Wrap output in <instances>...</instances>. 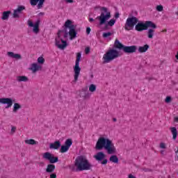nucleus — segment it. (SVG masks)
Returning <instances> with one entry per match:
<instances>
[{
	"mask_svg": "<svg viewBox=\"0 0 178 178\" xmlns=\"http://www.w3.org/2000/svg\"><path fill=\"white\" fill-rule=\"evenodd\" d=\"M96 149L101 151V149H105L107 151V154L112 155L116 154V147L112 140L109 138L104 137H100L96 143Z\"/></svg>",
	"mask_w": 178,
	"mask_h": 178,
	"instance_id": "obj_1",
	"label": "nucleus"
},
{
	"mask_svg": "<svg viewBox=\"0 0 178 178\" xmlns=\"http://www.w3.org/2000/svg\"><path fill=\"white\" fill-rule=\"evenodd\" d=\"M74 166L76 172H83V170H91L92 164L88 161L87 158L79 156L75 159Z\"/></svg>",
	"mask_w": 178,
	"mask_h": 178,
	"instance_id": "obj_2",
	"label": "nucleus"
},
{
	"mask_svg": "<svg viewBox=\"0 0 178 178\" xmlns=\"http://www.w3.org/2000/svg\"><path fill=\"white\" fill-rule=\"evenodd\" d=\"M67 38L69 37V31L67 29L59 31L58 33V38H56V45L59 49H65L67 47V42L63 40L62 38Z\"/></svg>",
	"mask_w": 178,
	"mask_h": 178,
	"instance_id": "obj_3",
	"label": "nucleus"
},
{
	"mask_svg": "<svg viewBox=\"0 0 178 178\" xmlns=\"http://www.w3.org/2000/svg\"><path fill=\"white\" fill-rule=\"evenodd\" d=\"M120 56L119 51L115 49H110L103 56V63H111L112 60L118 59Z\"/></svg>",
	"mask_w": 178,
	"mask_h": 178,
	"instance_id": "obj_4",
	"label": "nucleus"
},
{
	"mask_svg": "<svg viewBox=\"0 0 178 178\" xmlns=\"http://www.w3.org/2000/svg\"><path fill=\"white\" fill-rule=\"evenodd\" d=\"M101 10H103V12L104 13H102L100 16H97L96 17V19L99 20V26L105 24V23H106V21L109 20V18L111 17V13L108 12V8H106V7H102L101 8Z\"/></svg>",
	"mask_w": 178,
	"mask_h": 178,
	"instance_id": "obj_5",
	"label": "nucleus"
},
{
	"mask_svg": "<svg viewBox=\"0 0 178 178\" xmlns=\"http://www.w3.org/2000/svg\"><path fill=\"white\" fill-rule=\"evenodd\" d=\"M80 59H81V53H77L76 54V59L75 61V65L74 67V83H76L77 80H79V76H80V72L81 68H80Z\"/></svg>",
	"mask_w": 178,
	"mask_h": 178,
	"instance_id": "obj_6",
	"label": "nucleus"
},
{
	"mask_svg": "<svg viewBox=\"0 0 178 178\" xmlns=\"http://www.w3.org/2000/svg\"><path fill=\"white\" fill-rule=\"evenodd\" d=\"M148 27L156 29V25L151 21L145 22V24L144 22H138L136 24L135 30H136V31H144V30H147Z\"/></svg>",
	"mask_w": 178,
	"mask_h": 178,
	"instance_id": "obj_7",
	"label": "nucleus"
},
{
	"mask_svg": "<svg viewBox=\"0 0 178 178\" xmlns=\"http://www.w3.org/2000/svg\"><path fill=\"white\" fill-rule=\"evenodd\" d=\"M64 26H65L64 29L70 30L69 35L70 37V40H73L74 38H76V35H77V32H76V30H75L76 26L72 24V21L70 19L67 20Z\"/></svg>",
	"mask_w": 178,
	"mask_h": 178,
	"instance_id": "obj_8",
	"label": "nucleus"
},
{
	"mask_svg": "<svg viewBox=\"0 0 178 178\" xmlns=\"http://www.w3.org/2000/svg\"><path fill=\"white\" fill-rule=\"evenodd\" d=\"M137 23H138V18L136 17H128L124 25L125 30H127V31L133 30L134 26H136Z\"/></svg>",
	"mask_w": 178,
	"mask_h": 178,
	"instance_id": "obj_9",
	"label": "nucleus"
},
{
	"mask_svg": "<svg viewBox=\"0 0 178 178\" xmlns=\"http://www.w3.org/2000/svg\"><path fill=\"white\" fill-rule=\"evenodd\" d=\"M40 21L39 19H38L35 24L31 20H28V25L29 27H33V31L35 34L40 33Z\"/></svg>",
	"mask_w": 178,
	"mask_h": 178,
	"instance_id": "obj_10",
	"label": "nucleus"
},
{
	"mask_svg": "<svg viewBox=\"0 0 178 178\" xmlns=\"http://www.w3.org/2000/svg\"><path fill=\"white\" fill-rule=\"evenodd\" d=\"M45 159L49 161V163H56V162L59 161L58 156H55V155L49 152L45 153Z\"/></svg>",
	"mask_w": 178,
	"mask_h": 178,
	"instance_id": "obj_11",
	"label": "nucleus"
},
{
	"mask_svg": "<svg viewBox=\"0 0 178 178\" xmlns=\"http://www.w3.org/2000/svg\"><path fill=\"white\" fill-rule=\"evenodd\" d=\"M0 104L3 105H7L6 108H10L13 105V99L12 98H0Z\"/></svg>",
	"mask_w": 178,
	"mask_h": 178,
	"instance_id": "obj_12",
	"label": "nucleus"
},
{
	"mask_svg": "<svg viewBox=\"0 0 178 178\" xmlns=\"http://www.w3.org/2000/svg\"><path fill=\"white\" fill-rule=\"evenodd\" d=\"M123 51L125 54H134L137 51V46H124Z\"/></svg>",
	"mask_w": 178,
	"mask_h": 178,
	"instance_id": "obj_13",
	"label": "nucleus"
},
{
	"mask_svg": "<svg viewBox=\"0 0 178 178\" xmlns=\"http://www.w3.org/2000/svg\"><path fill=\"white\" fill-rule=\"evenodd\" d=\"M24 9H26V7H24V6H19L18 8L14 10L13 17L14 19H19V17H20L19 13H22V10H24Z\"/></svg>",
	"mask_w": 178,
	"mask_h": 178,
	"instance_id": "obj_14",
	"label": "nucleus"
},
{
	"mask_svg": "<svg viewBox=\"0 0 178 178\" xmlns=\"http://www.w3.org/2000/svg\"><path fill=\"white\" fill-rule=\"evenodd\" d=\"M44 2H45V0H31V5L32 6H35V5L38 3V9H41V8H42V6L44 5Z\"/></svg>",
	"mask_w": 178,
	"mask_h": 178,
	"instance_id": "obj_15",
	"label": "nucleus"
},
{
	"mask_svg": "<svg viewBox=\"0 0 178 178\" xmlns=\"http://www.w3.org/2000/svg\"><path fill=\"white\" fill-rule=\"evenodd\" d=\"M79 97L81 98H83V99H90V97H91V95L90 92L86 91V90L82 89V91L79 93Z\"/></svg>",
	"mask_w": 178,
	"mask_h": 178,
	"instance_id": "obj_16",
	"label": "nucleus"
},
{
	"mask_svg": "<svg viewBox=\"0 0 178 178\" xmlns=\"http://www.w3.org/2000/svg\"><path fill=\"white\" fill-rule=\"evenodd\" d=\"M59 148H60V141L56 140L53 143H50V149H59Z\"/></svg>",
	"mask_w": 178,
	"mask_h": 178,
	"instance_id": "obj_17",
	"label": "nucleus"
},
{
	"mask_svg": "<svg viewBox=\"0 0 178 178\" xmlns=\"http://www.w3.org/2000/svg\"><path fill=\"white\" fill-rule=\"evenodd\" d=\"M42 68V67H41V65H38L37 63H33L31 65V70H32V72H33V73H35V72H38V70H41V69Z\"/></svg>",
	"mask_w": 178,
	"mask_h": 178,
	"instance_id": "obj_18",
	"label": "nucleus"
},
{
	"mask_svg": "<svg viewBox=\"0 0 178 178\" xmlns=\"http://www.w3.org/2000/svg\"><path fill=\"white\" fill-rule=\"evenodd\" d=\"M94 158L96 159V161H102L105 159V154H104L102 152H99L96 155H95Z\"/></svg>",
	"mask_w": 178,
	"mask_h": 178,
	"instance_id": "obj_19",
	"label": "nucleus"
},
{
	"mask_svg": "<svg viewBox=\"0 0 178 178\" xmlns=\"http://www.w3.org/2000/svg\"><path fill=\"white\" fill-rule=\"evenodd\" d=\"M115 48H117L118 49H122V51L124 49V45H123L119 40L116 39L114 43Z\"/></svg>",
	"mask_w": 178,
	"mask_h": 178,
	"instance_id": "obj_20",
	"label": "nucleus"
},
{
	"mask_svg": "<svg viewBox=\"0 0 178 178\" xmlns=\"http://www.w3.org/2000/svg\"><path fill=\"white\" fill-rule=\"evenodd\" d=\"M7 54L10 58H14V59H22V56L19 54H15L13 51H8Z\"/></svg>",
	"mask_w": 178,
	"mask_h": 178,
	"instance_id": "obj_21",
	"label": "nucleus"
},
{
	"mask_svg": "<svg viewBox=\"0 0 178 178\" xmlns=\"http://www.w3.org/2000/svg\"><path fill=\"white\" fill-rule=\"evenodd\" d=\"M10 13H12V11L10 10L3 12L1 20H8L9 19V16L10 15Z\"/></svg>",
	"mask_w": 178,
	"mask_h": 178,
	"instance_id": "obj_22",
	"label": "nucleus"
},
{
	"mask_svg": "<svg viewBox=\"0 0 178 178\" xmlns=\"http://www.w3.org/2000/svg\"><path fill=\"white\" fill-rule=\"evenodd\" d=\"M154 35H155V29H149L147 31V38L152 40V38H154Z\"/></svg>",
	"mask_w": 178,
	"mask_h": 178,
	"instance_id": "obj_23",
	"label": "nucleus"
},
{
	"mask_svg": "<svg viewBox=\"0 0 178 178\" xmlns=\"http://www.w3.org/2000/svg\"><path fill=\"white\" fill-rule=\"evenodd\" d=\"M149 48V45H148V44H145L143 47H139L138 52H140V54L147 52L148 51Z\"/></svg>",
	"mask_w": 178,
	"mask_h": 178,
	"instance_id": "obj_24",
	"label": "nucleus"
},
{
	"mask_svg": "<svg viewBox=\"0 0 178 178\" xmlns=\"http://www.w3.org/2000/svg\"><path fill=\"white\" fill-rule=\"evenodd\" d=\"M170 129L172 134L173 140H176V138H177V129H176V127H171L170 128Z\"/></svg>",
	"mask_w": 178,
	"mask_h": 178,
	"instance_id": "obj_25",
	"label": "nucleus"
},
{
	"mask_svg": "<svg viewBox=\"0 0 178 178\" xmlns=\"http://www.w3.org/2000/svg\"><path fill=\"white\" fill-rule=\"evenodd\" d=\"M17 81H19V83L24 81L26 83L29 81V78L26 76H17Z\"/></svg>",
	"mask_w": 178,
	"mask_h": 178,
	"instance_id": "obj_26",
	"label": "nucleus"
},
{
	"mask_svg": "<svg viewBox=\"0 0 178 178\" xmlns=\"http://www.w3.org/2000/svg\"><path fill=\"white\" fill-rule=\"evenodd\" d=\"M55 170V165L54 164H49L47 165V168L46 169V172L47 173H52Z\"/></svg>",
	"mask_w": 178,
	"mask_h": 178,
	"instance_id": "obj_27",
	"label": "nucleus"
},
{
	"mask_svg": "<svg viewBox=\"0 0 178 178\" xmlns=\"http://www.w3.org/2000/svg\"><path fill=\"white\" fill-rule=\"evenodd\" d=\"M109 161L110 162H113V163H119V158L116 155L111 156Z\"/></svg>",
	"mask_w": 178,
	"mask_h": 178,
	"instance_id": "obj_28",
	"label": "nucleus"
},
{
	"mask_svg": "<svg viewBox=\"0 0 178 178\" xmlns=\"http://www.w3.org/2000/svg\"><path fill=\"white\" fill-rule=\"evenodd\" d=\"M19 109H22V105H20L19 103L14 104L13 112L16 113Z\"/></svg>",
	"mask_w": 178,
	"mask_h": 178,
	"instance_id": "obj_29",
	"label": "nucleus"
},
{
	"mask_svg": "<svg viewBox=\"0 0 178 178\" xmlns=\"http://www.w3.org/2000/svg\"><path fill=\"white\" fill-rule=\"evenodd\" d=\"M25 144H29V145H37V141H35L34 139L26 140Z\"/></svg>",
	"mask_w": 178,
	"mask_h": 178,
	"instance_id": "obj_30",
	"label": "nucleus"
},
{
	"mask_svg": "<svg viewBox=\"0 0 178 178\" xmlns=\"http://www.w3.org/2000/svg\"><path fill=\"white\" fill-rule=\"evenodd\" d=\"M89 91L90 92H95V91H97V86L94 84H90L89 86Z\"/></svg>",
	"mask_w": 178,
	"mask_h": 178,
	"instance_id": "obj_31",
	"label": "nucleus"
},
{
	"mask_svg": "<svg viewBox=\"0 0 178 178\" xmlns=\"http://www.w3.org/2000/svg\"><path fill=\"white\" fill-rule=\"evenodd\" d=\"M69 148L66 145H63L61 146V148L60 149V152H61L62 154L65 153V152H67V151H69Z\"/></svg>",
	"mask_w": 178,
	"mask_h": 178,
	"instance_id": "obj_32",
	"label": "nucleus"
},
{
	"mask_svg": "<svg viewBox=\"0 0 178 178\" xmlns=\"http://www.w3.org/2000/svg\"><path fill=\"white\" fill-rule=\"evenodd\" d=\"M73 144V141H72V139H67L65 141V146L68 148H70V146Z\"/></svg>",
	"mask_w": 178,
	"mask_h": 178,
	"instance_id": "obj_33",
	"label": "nucleus"
},
{
	"mask_svg": "<svg viewBox=\"0 0 178 178\" xmlns=\"http://www.w3.org/2000/svg\"><path fill=\"white\" fill-rule=\"evenodd\" d=\"M44 62H45V59L43 58L42 56H40L38 58V63L39 65H44Z\"/></svg>",
	"mask_w": 178,
	"mask_h": 178,
	"instance_id": "obj_34",
	"label": "nucleus"
},
{
	"mask_svg": "<svg viewBox=\"0 0 178 178\" xmlns=\"http://www.w3.org/2000/svg\"><path fill=\"white\" fill-rule=\"evenodd\" d=\"M116 23V20L114 19H111L106 24V26H110V27H112Z\"/></svg>",
	"mask_w": 178,
	"mask_h": 178,
	"instance_id": "obj_35",
	"label": "nucleus"
},
{
	"mask_svg": "<svg viewBox=\"0 0 178 178\" xmlns=\"http://www.w3.org/2000/svg\"><path fill=\"white\" fill-rule=\"evenodd\" d=\"M111 35H112V33L106 32L103 33L102 37L103 38H108V37H111Z\"/></svg>",
	"mask_w": 178,
	"mask_h": 178,
	"instance_id": "obj_36",
	"label": "nucleus"
},
{
	"mask_svg": "<svg viewBox=\"0 0 178 178\" xmlns=\"http://www.w3.org/2000/svg\"><path fill=\"white\" fill-rule=\"evenodd\" d=\"M157 12H162L163 10V6L159 5L156 7Z\"/></svg>",
	"mask_w": 178,
	"mask_h": 178,
	"instance_id": "obj_37",
	"label": "nucleus"
},
{
	"mask_svg": "<svg viewBox=\"0 0 178 178\" xmlns=\"http://www.w3.org/2000/svg\"><path fill=\"white\" fill-rule=\"evenodd\" d=\"M160 148L165 149L166 148V144L163 143H160Z\"/></svg>",
	"mask_w": 178,
	"mask_h": 178,
	"instance_id": "obj_38",
	"label": "nucleus"
},
{
	"mask_svg": "<svg viewBox=\"0 0 178 178\" xmlns=\"http://www.w3.org/2000/svg\"><path fill=\"white\" fill-rule=\"evenodd\" d=\"M165 102L167 103V104H169V102H170V101H172V97H167L166 98H165Z\"/></svg>",
	"mask_w": 178,
	"mask_h": 178,
	"instance_id": "obj_39",
	"label": "nucleus"
},
{
	"mask_svg": "<svg viewBox=\"0 0 178 178\" xmlns=\"http://www.w3.org/2000/svg\"><path fill=\"white\" fill-rule=\"evenodd\" d=\"M85 54H90V47H86L85 49Z\"/></svg>",
	"mask_w": 178,
	"mask_h": 178,
	"instance_id": "obj_40",
	"label": "nucleus"
},
{
	"mask_svg": "<svg viewBox=\"0 0 178 178\" xmlns=\"http://www.w3.org/2000/svg\"><path fill=\"white\" fill-rule=\"evenodd\" d=\"M90 33H91V28H86V34H90Z\"/></svg>",
	"mask_w": 178,
	"mask_h": 178,
	"instance_id": "obj_41",
	"label": "nucleus"
},
{
	"mask_svg": "<svg viewBox=\"0 0 178 178\" xmlns=\"http://www.w3.org/2000/svg\"><path fill=\"white\" fill-rule=\"evenodd\" d=\"M50 178H56V173H51L50 175Z\"/></svg>",
	"mask_w": 178,
	"mask_h": 178,
	"instance_id": "obj_42",
	"label": "nucleus"
},
{
	"mask_svg": "<svg viewBox=\"0 0 178 178\" xmlns=\"http://www.w3.org/2000/svg\"><path fill=\"white\" fill-rule=\"evenodd\" d=\"M108 163V160L107 159H104L103 160V161L102 162V165H106Z\"/></svg>",
	"mask_w": 178,
	"mask_h": 178,
	"instance_id": "obj_43",
	"label": "nucleus"
},
{
	"mask_svg": "<svg viewBox=\"0 0 178 178\" xmlns=\"http://www.w3.org/2000/svg\"><path fill=\"white\" fill-rule=\"evenodd\" d=\"M15 131H16V127H13L11 128V133L13 134V133H15Z\"/></svg>",
	"mask_w": 178,
	"mask_h": 178,
	"instance_id": "obj_44",
	"label": "nucleus"
},
{
	"mask_svg": "<svg viewBox=\"0 0 178 178\" xmlns=\"http://www.w3.org/2000/svg\"><path fill=\"white\" fill-rule=\"evenodd\" d=\"M119 16H120L119 13H116L115 15V19H119Z\"/></svg>",
	"mask_w": 178,
	"mask_h": 178,
	"instance_id": "obj_45",
	"label": "nucleus"
},
{
	"mask_svg": "<svg viewBox=\"0 0 178 178\" xmlns=\"http://www.w3.org/2000/svg\"><path fill=\"white\" fill-rule=\"evenodd\" d=\"M67 3H73V0H65Z\"/></svg>",
	"mask_w": 178,
	"mask_h": 178,
	"instance_id": "obj_46",
	"label": "nucleus"
},
{
	"mask_svg": "<svg viewBox=\"0 0 178 178\" xmlns=\"http://www.w3.org/2000/svg\"><path fill=\"white\" fill-rule=\"evenodd\" d=\"M143 170L144 171V172H150L151 170H149V169H148V168H143Z\"/></svg>",
	"mask_w": 178,
	"mask_h": 178,
	"instance_id": "obj_47",
	"label": "nucleus"
},
{
	"mask_svg": "<svg viewBox=\"0 0 178 178\" xmlns=\"http://www.w3.org/2000/svg\"><path fill=\"white\" fill-rule=\"evenodd\" d=\"M89 22H94V19L90 18V19H89Z\"/></svg>",
	"mask_w": 178,
	"mask_h": 178,
	"instance_id": "obj_48",
	"label": "nucleus"
},
{
	"mask_svg": "<svg viewBox=\"0 0 178 178\" xmlns=\"http://www.w3.org/2000/svg\"><path fill=\"white\" fill-rule=\"evenodd\" d=\"M44 15V13H40L39 16H42Z\"/></svg>",
	"mask_w": 178,
	"mask_h": 178,
	"instance_id": "obj_49",
	"label": "nucleus"
},
{
	"mask_svg": "<svg viewBox=\"0 0 178 178\" xmlns=\"http://www.w3.org/2000/svg\"><path fill=\"white\" fill-rule=\"evenodd\" d=\"M40 166H44V163H40Z\"/></svg>",
	"mask_w": 178,
	"mask_h": 178,
	"instance_id": "obj_50",
	"label": "nucleus"
},
{
	"mask_svg": "<svg viewBox=\"0 0 178 178\" xmlns=\"http://www.w3.org/2000/svg\"><path fill=\"white\" fill-rule=\"evenodd\" d=\"M117 119L116 118H113V122H117Z\"/></svg>",
	"mask_w": 178,
	"mask_h": 178,
	"instance_id": "obj_51",
	"label": "nucleus"
},
{
	"mask_svg": "<svg viewBox=\"0 0 178 178\" xmlns=\"http://www.w3.org/2000/svg\"><path fill=\"white\" fill-rule=\"evenodd\" d=\"M175 122H178V118H175Z\"/></svg>",
	"mask_w": 178,
	"mask_h": 178,
	"instance_id": "obj_52",
	"label": "nucleus"
},
{
	"mask_svg": "<svg viewBox=\"0 0 178 178\" xmlns=\"http://www.w3.org/2000/svg\"><path fill=\"white\" fill-rule=\"evenodd\" d=\"M43 158L45 159V153L43 154Z\"/></svg>",
	"mask_w": 178,
	"mask_h": 178,
	"instance_id": "obj_53",
	"label": "nucleus"
},
{
	"mask_svg": "<svg viewBox=\"0 0 178 178\" xmlns=\"http://www.w3.org/2000/svg\"><path fill=\"white\" fill-rule=\"evenodd\" d=\"M161 154H163L164 151H163V150H161Z\"/></svg>",
	"mask_w": 178,
	"mask_h": 178,
	"instance_id": "obj_54",
	"label": "nucleus"
},
{
	"mask_svg": "<svg viewBox=\"0 0 178 178\" xmlns=\"http://www.w3.org/2000/svg\"><path fill=\"white\" fill-rule=\"evenodd\" d=\"M177 152H178V150H177Z\"/></svg>",
	"mask_w": 178,
	"mask_h": 178,
	"instance_id": "obj_55",
	"label": "nucleus"
}]
</instances>
